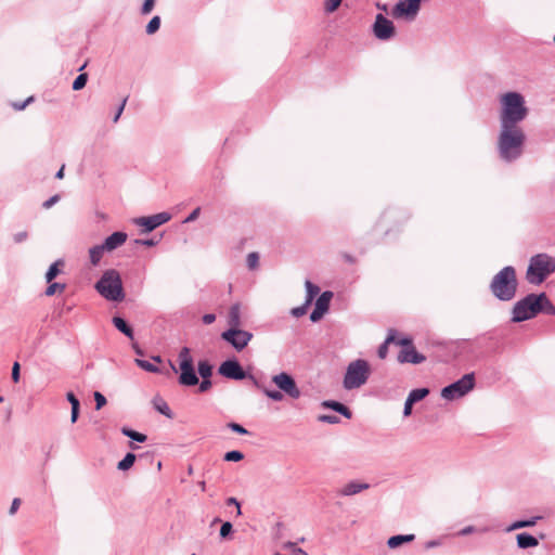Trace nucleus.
Returning a JSON list of instances; mask_svg holds the SVG:
<instances>
[{
  "instance_id": "7c9ffc66",
  "label": "nucleus",
  "mask_w": 555,
  "mask_h": 555,
  "mask_svg": "<svg viewBox=\"0 0 555 555\" xmlns=\"http://www.w3.org/2000/svg\"><path fill=\"white\" fill-rule=\"evenodd\" d=\"M540 306H541V313L546 315H555V306L550 300L546 293L542 292L540 293Z\"/></svg>"
},
{
  "instance_id": "9b49d317",
  "label": "nucleus",
  "mask_w": 555,
  "mask_h": 555,
  "mask_svg": "<svg viewBox=\"0 0 555 555\" xmlns=\"http://www.w3.org/2000/svg\"><path fill=\"white\" fill-rule=\"evenodd\" d=\"M424 0H398L391 10V16L396 20L413 22L422 8Z\"/></svg>"
},
{
  "instance_id": "09e8293b",
  "label": "nucleus",
  "mask_w": 555,
  "mask_h": 555,
  "mask_svg": "<svg viewBox=\"0 0 555 555\" xmlns=\"http://www.w3.org/2000/svg\"><path fill=\"white\" fill-rule=\"evenodd\" d=\"M93 398H94L96 411L101 410L107 403L105 396L100 391H94Z\"/></svg>"
},
{
  "instance_id": "423d86ee",
  "label": "nucleus",
  "mask_w": 555,
  "mask_h": 555,
  "mask_svg": "<svg viewBox=\"0 0 555 555\" xmlns=\"http://www.w3.org/2000/svg\"><path fill=\"white\" fill-rule=\"evenodd\" d=\"M540 313V293H530L515 302L512 309L511 321L513 323H521L534 319Z\"/></svg>"
},
{
  "instance_id": "f3484780",
  "label": "nucleus",
  "mask_w": 555,
  "mask_h": 555,
  "mask_svg": "<svg viewBox=\"0 0 555 555\" xmlns=\"http://www.w3.org/2000/svg\"><path fill=\"white\" fill-rule=\"evenodd\" d=\"M426 360V357L418 352L415 347L401 349L398 354V361L400 363L421 364Z\"/></svg>"
},
{
  "instance_id": "603ef678",
  "label": "nucleus",
  "mask_w": 555,
  "mask_h": 555,
  "mask_svg": "<svg viewBox=\"0 0 555 555\" xmlns=\"http://www.w3.org/2000/svg\"><path fill=\"white\" fill-rule=\"evenodd\" d=\"M155 2H156V0H144L142 3V7H141V14L142 15L150 14L155 7Z\"/></svg>"
},
{
  "instance_id": "4d7b16f0",
  "label": "nucleus",
  "mask_w": 555,
  "mask_h": 555,
  "mask_svg": "<svg viewBox=\"0 0 555 555\" xmlns=\"http://www.w3.org/2000/svg\"><path fill=\"white\" fill-rule=\"evenodd\" d=\"M33 101H34V96H29V98H27V99H26L25 101H23V102H14V103L12 104V106H13V107H14V109H16V111H23V109H25V108H26V106H27L29 103H31Z\"/></svg>"
},
{
  "instance_id": "4be33fe9",
  "label": "nucleus",
  "mask_w": 555,
  "mask_h": 555,
  "mask_svg": "<svg viewBox=\"0 0 555 555\" xmlns=\"http://www.w3.org/2000/svg\"><path fill=\"white\" fill-rule=\"evenodd\" d=\"M517 547L527 550L539 545V540L529 532H520L516 535Z\"/></svg>"
},
{
  "instance_id": "bb28decb",
  "label": "nucleus",
  "mask_w": 555,
  "mask_h": 555,
  "mask_svg": "<svg viewBox=\"0 0 555 555\" xmlns=\"http://www.w3.org/2000/svg\"><path fill=\"white\" fill-rule=\"evenodd\" d=\"M397 335H398L397 330L390 328L388 331V334H387V337H386L385 341L382 345H379V347L377 349V356L380 359H385L387 357V354H388V345L392 344V341H396V336Z\"/></svg>"
},
{
  "instance_id": "412c9836",
  "label": "nucleus",
  "mask_w": 555,
  "mask_h": 555,
  "mask_svg": "<svg viewBox=\"0 0 555 555\" xmlns=\"http://www.w3.org/2000/svg\"><path fill=\"white\" fill-rule=\"evenodd\" d=\"M112 322H113L114 326L120 333H122L126 337H128L131 340H133V338H134L133 327L125 318H122L120 315H114L113 319H112Z\"/></svg>"
},
{
  "instance_id": "864d4df0",
  "label": "nucleus",
  "mask_w": 555,
  "mask_h": 555,
  "mask_svg": "<svg viewBox=\"0 0 555 555\" xmlns=\"http://www.w3.org/2000/svg\"><path fill=\"white\" fill-rule=\"evenodd\" d=\"M198 392L204 393L207 392L212 387L211 378H202L198 380Z\"/></svg>"
},
{
  "instance_id": "39448f33",
  "label": "nucleus",
  "mask_w": 555,
  "mask_h": 555,
  "mask_svg": "<svg viewBox=\"0 0 555 555\" xmlns=\"http://www.w3.org/2000/svg\"><path fill=\"white\" fill-rule=\"evenodd\" d=\"M554 272L555 259L545 253H541L530 258L526 279L530 284L540 285Z\"/></svg>"
},
{
  "instance_id": "5fc2aeb1",
  "label": "nucleus",
  "mask_w": 555,
  "mask_h": 555,
  "mask_svg": "<svg viewBox=\"0 0 555 555\" xmlns=\"http://www.w3.org/2000/svg\"><path fill=\"white\" fill-rule=\"evenodd\" d=\"M11 378L14 383H18L21 379V365L17 361L12 365Z\"/></svg>"
},
{
  "instance_id": "58836bf2",
  "label": "nucleus",
  "mask_w": 555,
  "mask_h": 555,
  "mask_svg": "<svg viewBox=\"0 0 555 555\" xmlns=\"http://www.w3.org/2000/svg\"><path fill=\"white\" fill-rule=\"evenodd\" d=\"M89 76L87 73H80L75 80L73 81L72 89L74 91H80L82 90L87 82H88Z\"/></svg>"
},
{
  "instance_id": "2f4dec72",
  "label": "nucleus",
  "mask_w": 555,
  "mask_h": 555,
  "mask_svg": "<svg viewBox=\"0 0 555 555\" xmlns=\"http://www.w3.org/2000/svg\"><path fill=\"white\" fill-rule=\"evenodd\" d=\"M121 434L132 441L143 443L147 440V436L145 434L139 433L130 427L124 426L120 429Z\"/></svg>"
},
{
  "instance_id": "72a5a7b5",
  "label": "nucleus",
  "mask_w": 555,
  "mask_h": 555,
  "mask_svg": "<svg viewBox=\"0 0 555 555\" xmlns=\"http://www.w3.org/2000/svg\"><path fill=\"white\" fill-rule=\"evenodd\" d=\"M305 286H306V300L305 301L312 305L313 300L320 293V287L309 280L306 281Z\"/></svg>"
},
{
  "instance_id": "ea45409f",
  "label": "nucleus",
  "mask_w": 555,
  "mask_h": 555,
  "mask_svg": "<svg viewBox=\"0 0 555 555\" xmlns=\"http://www.w3.org/2000/svg\"><path fill=\"white\" fill-rule=\"evenodd\" d=\"M269 399L280 402L283 400L284 396L283 392L279 389H269L261 385V388H259Z\"/></svg>"
},
{
  "instance_id": "6ab92c4d",
  "label": "nucleus",
  "mask_w": 555,
  "mask_h": 555,
  "mask_svg": "<svg viewBox=\"0 0 555 555\" xmlns=\"http://www.w3.org/2000/svg\"><path fill=\"white\" fill-rule=\"evenodd\" d=\"M369 488H370V485L366 482L351 480L346 486H344L341 489L337 490V495L351 496V495L358 494L361 491L366 490Z\"/></svg>"
},
{
  "instance_id": "9d476101",
  "label": "nucleus",
  "mask_w": 555,
  "mask_h": 555,
  "mask_svg": "<svg viewBox=\"0 0 555 555\" xmlns=\"http://www.w3.org/2000/svg\"><path fill=\"white\" fill-rule=\"evenodd\" d=\"M475 373L464 374L460 379L444 386L441 389V397L446 400L453 401L460 399L472 391L475 387Z\"/></svg>"
},
{
  "instance_id": "b1692460",
  "label": "nucleus",
  "mask_w": 555,
  "mask_h": 555,
  "mask_svg": "<svg viewBox=\"0 0 555 555\" xmlns=\"http://www.w3.org/2000/svg\"><path fill=\"white\" fill-rule=\"evenodd\" d=\"M153 408L160 413L162 415L166 416L167 418L172 420L175 414L169 408L168 403L160 397L155 396L152 400Z\"/></svg>"
},
{
  "instance_id": "a878e982",
  "label": "nucleus",
  "mask_w": 555,
  "mask_h": 555,
  "mask_svg": "<svg viewBox=\"0 0 555 555\" xmlns=\"http://www.w3.org/2000/svg\"><path fill=\"white\" fill-rule=\"evenodd\" d=\"M415 539V534L413 533H410V534H396V535H391L388 541H387V545L389 548H397L401 545H403L404 543H409V542H412L414 541Z\"/></svg>"
},
{
  "instance_id": "dca6fc26",
  "label": "nucleus",
  "mask_w": 555,
  "mask_h": 555,
  "mask_svg": "<svg viewBox=\"0 0 555 555\" xmlns=\"http://www.w3.org/2000/svg\"><path fill=\"white\" fill-rule=\"evenodd\" d=\"M333 296L334 294L331 291H324L318 296L314 302V308L309 315L311 322L317 323L324 318L330 310Z\"/></svg>"
},
{
  "instance_id": "4c0bfd02",
  "label": "nucleus",
  "mask_w": 555,
  "mask_h": 555,
  "mask_svg": "<svg viewBox=\"0 0 555 555\" xmlns=\"http://www.w3.org/2000/svg\"><path fill=\"white\" fill-rule=\"evenodd\" d=\"M134 362L140 369H142L149 373H160L162 372L157 365H155L154 363H151L147 360L135 359Z\"/></svg>"
},
{
  "instance_id": "f704fd0d",
  "label": "nucleus",
  "mask_w": 555,
  "mask_h": 555,
  "mask_svg": "<svg viewBox=\"0 0 555 555\" xmlns=\"http://www.w3.org/2000/svg\"><path fill=\"white\" fill-rule=\"evenodd\" d=\"M135 459H137V456L134 453H132V452L126 453L124 459L118 462L117 468L121 472H126V470L130 469L133 466Z\"/></svg>"
},
{
  "instance_id": "37998d69",
  "label": "nucleus",
  "mask_w": 555,
  "mask_h": 555,
  "mask_svg": "<svg viewBox=\"0 0 555 555\" xmlns=\"http://www.w3.org/2000/svg\"><path fill=\"white\" fill-rule=\"evenodd\" d=\"M160 238H135L132 241V244L134 246H145V247H153L156 246L159 243Z\"/></svg>"
},
{
  "instance_id": "79ce46f5",
  "label": "nucleus",
  "mask_w": 555,
  "mask_h": 555,
  "mask_svg": "<svg viewBox=\"0 0 555 555\" xmlns=\"http://www.w3.org/2000/svg\"><path fill=\"white\" fill-rule=\"evenodd\" d=\"M234 532L233 525L230 521H223L220 527L219 535L221 539H230Z\"/></svg>"
},
{
  "instance_id": "6e6d98bb",
  "label": "nucleus",
  "mask_w": 555,
  "mask_h": 555,
  "mask_svg": "<svg viewBox=\"0 0 555 555\" xmlns=\"http://www.w3.org/2000/svg\"><path fill=\"white\" fill-rule=\"evenodd\" d=\"M127 101H128V96L122 99L121 103L117 107V111H116V113H115V115L113 117V122L116 124L119 120V118H120V116H121V114H122V112L125 109Z\"/></svg>"
},
{
  "instance_id": "5701e85b",
  "label": "nucleus",
  "mask_w": 555,
  "mask_h": 555,
  "mask_svg": "<svg viewBox=\"0 0 555 555\" xmlns=\"http://www.w3.org/2000/svg\"><path fill=\"white\" fill-rule=\"evenodd\" d=\"M229 328H241V304L235 302L230 307L228 314Z\"/></svg>"
},
{
  "instance_id": "8fccbe9b",
  "label": "nucleus",
  "mask_w": 555,
  "mask_h": 555,
  "mask_svg": "<svg viewBox=\"0 0 555 555\" xmlns=\"http://www.w3.org/2000/svg\"><path fill=\"white\" fill-rule=\"evenodd\" d=\"M318 421L326 424H338L340 418L334 414H321L318 416Z\"/></svg>"
},
{
  "instance_id": "f257e3e1",
  "label": "nucleus",
  "mask_w": 555,
  "mask_h": 555,
  "mask_svg": "<svg viewBox=\"0 0 555 555\" xmlns=\"http://www.w3.org/2000/svg\"><path fill=\"white\" fill-rule=\"evenodd\" d=\"M526 134L519 126L500 125L498 138L499 156L506 163L518 159L524 150Z\"/></svg>"
},
{
  "instance_id": "f8f14e48",
  "label": "nucleus",
  "mask_w": 555,
  "mask_h": 555,
  "mask_svg": "<svg viewBox=\"0 0 555 555\" xmlns=\"http://www.w3.org/2000/svg\"><path fill=\"white\" fill-rule=\"evenodd\" d=\"M220 337L240 352L247 347L253 334L242 328H228L221 333Z\"/></svg>"
},
{
  "instance_id": "0eeeda50",
  "label": "nucleus",
  "mask_w": 555,
  "mask_h": 555,
  "mask_svg": "<svg viewBox=\"0 0 555 555\" xmlns=\"http://www.w3.org/2000/svg\"><path fill=\"white\" fill-rule=\"evenodd\" d=\"M371 375V366L364 359L350 362L346 369L343 386L346 390H352L363 386Z\"/></svg>"
},
{
  "instance_id": "13d9d810",
  "label": "nucleus",
  "mask_w": 555,
  "mask_h": 555,
  "mask_svg": "<svg viewBox=\"0 0 555 555\" xmlns=\"http://www.w3.org/2000/svg\"><path fill=\"white\" fill-rule=\"evenodd\" d=\"M60 198H61L60 195L55 194V195L51 196L50 198H48L47 201H44L43 204H42V207L44 209H49L53 205H55L60 201Z\"/></svg>"
},
{
  "instance_id": "e433bc0d",
  "label": "nucleus",
  "mask_w": 555,
  "mask_h": 555,
  "mask_svg": "<svg viewBox=\"0 0 555 555\" xmlns=\"http://www.w3.org/2000/svg\"><path fill=\"white\" fill-rule=\"evenodd\" d=\"M160 24H162L160 16H158V15L153 16L145 26V33L147 35L156 34L160 28Z\"/></svg>"
},
{
  "instance_id": "4468645a",
  "label": "nucleus",
  "mask_w": 555,
  "mask_h": 555,
  "mask_svg": "<svg viewBox=\"0 0 555 555\" xmlns=\"http://www.w3.org/2000/svg\"><path fill=\"white\" fill-rule=\"evenodd\" d=\"M372 31L378 40L387 41L396 35V27L392 21L378 13L372 25Z\"/></svg>"
},
{
  "instance_id": "f03ea898",
  "label": "nucleus",
  "mask_w": 555,
  "mask_h": 555,
  "mask_svg": "<svg viewBox=\"0 0 555 555\" xmlns=\"http://www.w3.org/2000/svg\"><path fill=\"white\" fill-rule=\"evenodd\" d=\"M500 125L518 126L529 114L525 96L517 91H508L501 95Z\"/></svg>"
},
{
  "instance_id": "cd10ccee",
  "label": "nucleus",
  "mask_w": 555,
  "mask_h": 555,
  "mask_svg": "<svg viewBox=\"0 0 555 555\" xmlns=\"http://www.w3.org/2000/svg\"><path fill=\"white\" fill-rule=\"evenodd\" d=\"M196 371L198 377L211 378L214 374V365L207 359H202L197 362Z\"/></svg>"
},
{
  "instance_id": "473e14b6",
  "label": "nucleus",
  "mask_w": 555,
  "mask_h": 555,
  "mask_svg": "<svg viewBox=\"0 0 555 555\" xmlns=\"http://www.w3.org/2000/svg\"><path fill=\"white\" fill-rule=\"evenodd\" d=\"M429 388L427 387H422V388H415V389H412L409 395H408V399L411 400V402L413 404L424 400L428 395H429Z\"/></svg>"
},
{
  "instance_id": "393cba45",
  "label": "nucleus",
  "mask_w": 555,
  "mask_h": 555,
  "mask_svg": "<svg viewBox=\"0 0 555 555\" xmlns=\"http://www.w3.org/2000/svg\"><path fill=\"white\" fill-rule=\"evenodd\" d=\"M541 518H542L541 516H533V517L528 518V519L515 520L509 526L506 527L505 531L506 532H511V531L518 530V529H521V528L533 527V526H535L538 520L541 519Z\"/></svg>"
},
{
  "instance_id": "0e129e2a",
  "label": "nucleus",
  "mask_w": 555,
  "mask_h": 555,
  "mask_svg": "<svg viewBox=\"0 0 555 555\" xmlns=\"http://www.w3.org/2000/svg\"><path fill=\"white\" fill-rule=\"evenodd\" d=\"M66 399L70 403L72 408L75 405H80L79 399L75 396L73 391H68L66 393Z\"/></svg>"
},
{
  "instance_id": "c9c22d12",
  "label": "nucleus",
  "mask_w": 555,
  "mask_h": 555,
  "mask_svg": "<svg viewBox=\"0 0 555 555\" xmlns=\"http://www.w3.org/2000/svg\"><path fill=\"white\" fill-rule=\"evenodd\" d=\"M66 288L65 283L50 282L44 291V295L48 297L54 296L57 293H63Z\"/></svg>"
},
{
  "instance_id": "c756f323",
  "label": "nucleus",
  "mask_w": 555,
  "mask_h": 555,
  "mask_svg": "<svg viewBox=\"0 0 555 555\" xmlns=\"http://www.w3.org/2000/svg\"><path fill=\"white\" fill-rule=\"evenodd\" d=\"M106 251V248L103 246V244L94 245L89 249V258L92 266L96 267L102 257L103 254Z\"/></svg>"
},
{
  "instance_id": "2eb2a0df",
  "label": "nucleus",
  "mask_w": 555,
  "mask_h": 555,
  "mask_svg": "<svg viewBox=\"0 0 555 555\" xmlns=\"http://www.w3.org/2000/svg\"><path fill=\"white\" fill-rule=\"evenodd\" d=\"M170 219L171 215L167 211H163L152 216L135 218L134 223L142 228V232L150 233L168 222Z\"/></svg>"
},
{
  "instance_id": "c03bdc74",
  "label": "nucleus",
  "mask_w": 555,
  "mask_h": 555,
  "mask_svg": "<svg viewBox=\"0 0 555 555\" xmlns=\"http://www.w3.org/2000/svg\"><path fill=\"white\" fill-rule=\"evenodd\" d=\"M344 0H326L324 3V11L326 13H334L341 5Z\"/></svg>"
},
{
  "instance_id": "774afa93",
  "label": "nucleus",
  "mask_w": 555,
  "mask_h": 555,
  "mask_svg": "<svg viewBox=\"0 0 555 555\" xmlns=\"http://www.w3.org/2000/svg\"><path fill=\"white\" fill-rule=\"evenodd\" d=\"M478 529L474 526H466L460 532L459 535H468L470 533L477 532Z\"/></svg>"
},
{
  "instance_id": "6e6552de",
  "label": "nucleus",
  "mask_w": 555,
  "mask_h": 555,
  "mask_svg": "<svg viewBox=\"0 0 555 555\" xmlns=\"http://www.w3.org/2000/svg\"><path fill=\"white\" fill-rule=\"evenodd\" d=\"M178 362L180 372L178 376L179 385L183 387L196 386L198 384V375L189 347H182L180 349Z\"/></svg>"
},
{
  "instance_id": "de8ad7c7",
  "label": "nucleus",
  "mask_w": 555,
  "mask_h": 555,
  "mask_svg": "<svg viewBox=\"0 0 555 555\" xmlns=\"http://www.w3.org/2000/svg\"><path fill=\"white\" fill-rule=\"evenodd\" d=\"M227 427L235 434L238 435H249L250 433L241 424L236 422H230L227 424Z\"/></svg>"
},
{
  "instance_id": "aec40b11",
  "label": "nucleus",
  "mask_w": 555,
  "mask_h": 555,
  "mask_svg": "<svg viewBox=\"0 0 555 555\" xmlns=\"http://www.w3.org/2000/svg\"><path fill=\"white\" fill-rule=\"evenodd\" d=\"M321 406L324 409L333 410L334 412L343 415L344 417H346L348 420H350L352 417V411L350 410V408L340 401L324 400V401H322Z\"/></svg>"
},
{
  "instance_id": "69168bd1",
  "label": "nucleus",
  "mask_w": 555,
  "mask_h": 555,
  "mask_svg": "<svg viewBox=\"0 0 555 555\" xmlns=\"http://www.w3.org/2000/svg\"><path fill=\"white\" fill-rule=\"evenodd\" d=\"M80 414V405H75L70 411V422L76 423Z\"/></svg>"
},
{
  "instance_id": "3c124183",
  "label": "nucleus",
  "mask_w": 555,
  "mask_h": 555,
  "mask_svg": "<svg viewBox=\"0 0 555 555\" xmlns=\"http://www.w3.org/2000/svg\"><path fill=\"white\" fill-rule=\"evenodd\" d=\"M258 262H259V255L258 253L256 251H251L247 255V266L249 269H255L257 268L258 266Z\"/></svg>"
},
{
  "instance_id": "49530a36",
  "label": "nucleus",
  "mask_w": 555,
  "mask_h": 555,
  "mask_svg": "<svg viewBox=\"0 0 555 555\" xmlns=\"http://www.w3.org/2000/svg\"><path fill=\"white\" fill-rule=\"evenodd\" d=\"M311 305L308 304V302H304L301 306H298V307H295L291 310V314L295 318H301L304 317L307 311H308V308L310 307Z\"/></svg>"
},
{
  "instance_id": "680f3d73",
  "label": "nucleus",
  "mask_w": 555,
  "mask_h": 555,
  "mask_svg": "<svg viewBox=\"0 0 555 555\" xmlns=\"http://www.w3.org/2000/svg\"><path fill=\"white\" fill-rule=\"evenodd\" d=\"M225 504L227 505H235L237 511H236V515L240 516L242 515V511H241V503L240 501L236 499V498H233V496H230L225 500Z\"/></svg>"
},
{
  "instance_id": "a18cd8bd",
  "label": "nucleus",
  "mask_w": 555,
  "mask_h": 555,
  "mask_svg": "<svg viewBox=\"0 0 555 555\" xmlns=\"http://www.w3.org/2000/svg\"><path fill=\"white\" fill-rule=\"evenodd\" d=\"M392 344L401 346L402 349L414 347L413 339L411 336H403L399 338L397 335L396 341H392Z\"/></svg>"
},
{
  "instance_id": "ddd939ff",
  "label": "nucleus",
  "mask_w": 555,
  "mask_h": 555,
  "mask_svg": "<svg viewBox=\"0 0 555 555\" xmlns=\"http://www.w3.org/2000/svg\"><path fill=\"white\" fill-rule=\"evenodd\" d=\"M272 383L278 387V389L292 399H298L301 396V391L297 386L295 378L287 372H281L273 375Z\"/></svg>"
},
{
  "instance_id": "bf43d9fd",
  "label": "nucleus",
  "mask_w": 555,
  "mask_h": 555,
  "mask_svg": "<svg viewBox=\"0 0 555 555\" xmlns=\"http://www.w3.org/2000/svg\"><path fill=\"white\" fill-rule=\"evenodd\" d=\"M199 214H201V207H196L195 209H193L189 216L184 219V223H189V222H193L195 221L198 217H199Z\"/></svg>"
},
{
  "instance_id": "a211bd4d",
  "label": "nucleus",
  "mask_w": 555,
  "mask_h": 555,
  "mask_svg": "<svg viewBox=\"0 0 555 555\" xmlns=\"http://www.w3.org/2000/svg\"><path fill=\"white\" fill-rule=\"evenodd\" d=\"M128 235L124 231H115L102 242L107 253H111L126 243Z\"/></svg>"
},
{
  "instance_id": "e2e57ef3",
  "label": "nucleus",
  "mask_w": 555,
  "mask_h": 555,
  "mask_svg": "<svg viewBox=\"0 0 555 555\" xmlns=\"http://www.w3.org/2000/svg\"><path fill=\"white\" fill-rule=\"evenodd\" d=\"M413 403L408 398L405 399L404 406H403V416L408 417L412 414L413 411Z\"/></svg>"
},
{
  "instance_id": "7ed1b4c3",
  "label": "nucleus",
  "mask_w": 555,
  "mask_h": 555,
  "mask_svg": "<svg viewBox=\"0 0 555 555\" xmlns=\"http://www.w3.org/2000/svg\"><path fill=\"white\" fill-rule=\"evenodd\" d=\"M517 286L516 269L513 266H506L492 278L489 288L500 301H509L516 296Z\"/></svg>"
},
{
  "instance_id": "20e7f679",
  "label": "nucleus",
  "mask_w": 555,
  "mask_h": 555,
  "mask_svg": "<svg viewBox=\"0 0 555 555\" xmlns=\"http://www.w3.org/2000/svg\"><path fill=\"white\" fill-rule=\"evenodd\" d=\"M94 288L108 301L120 302L126 297L120 273L116 269L105 270L95 282Z\"/></svg>"
},
{
  "instance_id": "1a4fd4ad",
  "label": "nucleus",
  "mask_w": 555,
  "mask_h": 555,
  "mask_svg": "<svg viewBox=\"0 0 555 555\" xmlns=\"http://www.w3.org/2000/svg\"><path fill=\"white\" fill-rule=\"evenodd\" d=\"M218 374L232 380L249 379L256 388H261L259 380L242 366L236 357H231L222 361L218 366Z\"/></svg>"
},
{
  "instance_id": "052dcab7",
  "label": "nucleus",
  "mask_w": 555,
  "mask_h": 555,
  "mask_svg": "<svg viewBox=\"0 0 555 555\" xmlns=\"http://www.w3.org/2000/svg\"><path fill=\"white\" fill-rule=\"evenodd\" d=\"M28 238V233L26 231L17 232L13 235V241L15 244H21Z\"/></svg>"
},
{
  "instance_id": "c85d7f7f",
  "label": "nucleus",
  "mask_w": 555,
  "mask_h": 555,
  "mask_svg": "<svg viewBox=\"0 0 555 555\" xmlns=\"http://www.w3.org/2000/svg\"><path fill=\"white\" fill-rule=\"evenodd\" d=\"M64 264L65 262L63 259H57L56 261L51 263L44 275L46 282H52L62 272Z\"/></svg>"
},
{
  "instance_id": "338daca9",
  "label": "nucleus",
  "mask_w": 555,
  "mask_h": 555,
  "mask_svg": "<svg viewBox=\"0 0 555 555\" xmlns=\"http://www.w3.org/2000/svg\"><path fill=\"white\" fill-rule=\"evenodd\" d=\"M202 321L206 325L212 324L216 321V314H214V313H206V314H204L202 317Z\"/></svg>"
},
{
  "instance_id": "a19ab883",
  "label": "nucleus",
  "mask_w": 555,
  "mask_h": 555,
  "mask_svg": "<svg viewBox=\"0 0 555 555\" xmlns=\"http://www.w3.org/2000/svg\"><path fill=\"white\" fill-rule=\"evenodd\" d=\"M245 455L240 450H231L224 453L223 461L225 462H240L244 460Z\"/></svg>"
}]
</instances>
